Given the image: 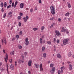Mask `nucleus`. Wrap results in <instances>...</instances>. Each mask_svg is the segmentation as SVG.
I'll return each mask as SVG.
<instances>
[{
    "label": "nucleus",
    "mask_w": 74,
    "mask_h": 74,
    "mask_svg": "<svg viewBox=\"0 0 74 74\" xmlns=\"http://www.w3.org/2000/svg\"><path fill=\"white\" fill-rule=\"evenodd\" d=\"M9 3H10V4H11V3H12V0H10Z\"/></svg>",
    "instance_id": "obj_53"
},
{
    "label": "nucleus",
    "mask_w": 74,
    "mask_h": 74,
    "mask_svg": "<svg viewBox=\"0 0 74 74\" xmlns=\"http://www.w3.org/2000/svg\"><path fill=\"white\" fill-rule=\"evenodd\" d=\"M0 70L2 72L3 71H4L5 70V69H0Z\"/></svg>",
    "instance_id": "obj_38"
},
{
    "label": "nucleus",
    "mask_w": 74,
    "mask_h": 74,
    "mask_svg": "<svg viewBox=\"0 0 74 74\" xmlns=\"http://www.w3.org/2000/svg\"><path fill=\"white\" fill-rule=\"evenodd\" d=\"M69 39L68 38L64 39L63 41V44L64 45H66L69 43Z\"/></svg>",
    "instance_id": "obj_2"
},
{
    "label": "nucleus",
    "mask_w": 74,
    "mask_h": 74,
    "mask_svg": "<svg viewBox=\"0 0 74 74\" xmlns=\"http://www.w3.org/2000/svg\"><path fill=\"white\" fill-rule=\"evenodd\" d=\"M39 68L40 69V71H43V68H42V64H40L39 65Z\"/></svg>",
    "instance_id": "obj_8"
},
{
    "label": "nucleus",
    "mask_w": 74,
    "mask_h": 74,
    "mask_svg": "<svg viewBox=\"0 0 74 74\" xmlns=\"http://www.w3.org/2000/svg\"><path fill=\"white\" fill-rule=\"evenodd\" d=\"M55 33H56V35L57 36H60L61 35V34L60 33V32H59V31L58 30H55Z\"/></svg>",
    "instance_id": "obj_6"
},
{
    "label": "nucleus",
    "mask_w": 74,
    "mask_h": 74,
    "mask_svg": "<svg viewBox=\"0 0 74 74\" xmlns=\"http://www.w3.org/2000/svg\"><path fill=\"white\" fill-rule=\"evenodd\" d=\"M34 65H35L36 68H38L39 67V65L38 64H34Z\"/></svg>",
    "instance_id": "obj_15"
},
{
    "label": "nucleus",
    "mask_w": 74,
    "mask_h": 74,
    "mask_svg": "<svg viewBox=\"0 0 74 74\" xmlns=\"http://www.w3.org/2000/svg\"><path fill=\"white\" fill-rule=\"evenodd\" d=\"M58 22H61V18H58Z\"/></svg>",
    "instance_id": "obj_49"
},
{
    "label": "nucleus",
    "mask_w": 74,
    "mask_h": 74,
    "mask_svg": "<svg viewBox=\"0 0 74 74\" xmlns=\"http://www.w3.org/2000/svg\"><path fill=\"white\" fill-rule=\"evenodd\" d=\"M21 57L22 58H23V59H22L23 60V59H24L23 58H24V56H23V55H22L21 56Z\"/></svg>",
    "instance_id": "obj_57"
},
{
    "label": "nucleus",
    "mask_w": 74,
    "mask_h": 74,
    "mask_svg": "<svg viewBox=\"0 0 74 74\" xmlns=\"http://www.w3.org/2000/svg\"><path fill=\"white\" fill-rule=\"evenodd\" d=\"M67 4L68 5V8H70L71 7V4L70 3H67Z\"/></svg>",
    "instance_id": "obj_25"
},
{
    "label": "nucleus",
    "mask_w": 74,
    "mask_h": 74,
    "mask_svg": "<svg viewBox=\"0 0 74 74\" xmlns=\"http://www.w3.org/2000/svg\"><path fill=\"white\" fill-rule=\"evenodd\" d=\"M45 47H42V52H44V51H45Z\"/></svg>",
    "instance_id": "obj_22"
},
{
    "label": "nucleus",
    "mask_w": 74,
    "mask_h": 74,
    "mask_svg": "<svg viewBox=\"0 0 74 74\" xmlns=\"http://www.w3.org/2000/svg\"><path fill=\"white\" fill-rule=\"evenodd\" d=\"M24 6V3H21L20 5V8H23Z\"/></svg>",
    "instance_id": "obj_12"
},
{
    "label": "nucleus",
    "mask_w": 74,
    "mask_h": 74,
    "mask_svg": "<svg viewBox=\"0 0 74 74\" xmlns=\"http://www.w3.org/2000/svg\"><path fill=\"white\" fill-rule=\"evenodd\" d=\"M6 13H5L3 15V18H5V16H6Z\"/></svg>",
    "instance_id": "obj_37"
},
{
    "label": "nucleus",
    "mask_w": 74,
    "mask_h": 74,
    "mask_svg": "<svg viewBox=\"0 0 74 74\" xmlns=\"http://www.w3.org/2000/svg\"><path fill=\"white\" fill-rule=\"evenodd\" d=\"M33 11V9H31L30 10V12L32 13Z\"/></svg>",
    "instance_id": "obj_41"
},
{
    "label": "nucleus",
    "mask_w": 74,
    "mask_h": 74,
    "mask_svg": "<svg viewBox=\"0 0 74 74\" xmlns=\"http://www.w3.org/2000/svg\"><path fill=\"white\" fill-rule=\"evenodd\" d=\"M61 73V71L60 70H58V74H60V73Z\"/></svg>",
    "instance_id": "obj_45"
},
{
    "label": "nucleus",
    "mask_w": 74,
    "mask_h": 74,
    "mask_svg": "<svg viewBox=\"0 0 74 74\" xmlns=\"http://www.w3.org/2000/svg\"><path fill=\"white\" fill-rule=\"evenodd\" d=\"M10 69L12 70H14V66L13 64H11L10 66Z\"/></svg>",
    "instance_id": "obj_10"
},
{
    "label": "nucleus",
    "mask_w": 74,
    "mask_h": 74,
    "mask_svg": "<svg viewBox=\"0 0 74 74\" xmlns=\"http://www.w3.org/2000/svg\"><path fill=\"white\" fill-rule=\"evenodd\" d=\"M43 56L45 58H47V54L46 53H44L43 54Z\"/></svg>",
    "instance_id": "obj_17"
},
{
    "label": "nucleus",
    "mask_w": 74,
    "mask_h": 74,
    "mask_svg": "<svg viewBox=\"0 0 74 74\" xmlns=\"http://www.w3.org/2000/svg\"><path fill=\"white\" fill-rule=\"evenodd\" d=\"M19 35H16V38H19Z\"/></svg>",
    "instance_id": "obj_34"
},
{
    "label": "nucleus",
    "mask_w": 74,
    "mask_h": 74,
    "mask_svg": "<svg viewBox=\"0 0 74 74\" xmlns=\"http://www.w3.org/2000/svg\"><path fill=\"white\" fill-rule=\"evenodd\" d=\"M3 52L4 53H5V50L4 49H3Z\"/></svg>",
    "instance_id": "obj_35"
},
{
    "label": "nucleus",
    "mask_w": 74,
    "mask_h": 74,
    "mask_svg": "<svg viewBox=\"0 0 74 74\" xmlns=\"http://www.w3.org/2000/svg\"><path fill=\"white\" fill-rule=\"evenodd\" d=\"M3 6H4V4H3V3L1 2V6L3 8Z\"/></svg>",
    "instance_id": "obj_30"
},
{
    "label": "nucleus",
    "mask_w": 74,
    "mask_h": 74,
    "mask_svg": "<svg viewBox=\"0 0 74 74\" xmlns=\"http://www.w3.org/2000/svg\"><path fill=\"white\" fill-rule=\"evenodd\" d=\"M47 43L49 45H51V41H49L47 42Z\"/></svg>",
    "instance_id": "obj_24"
},
{
    "label": "nucleus",
    "mask_w": 74,
    "mask_h": 74,
    "mask_svg": "<svg viewBox=\"0 0 74 74\" xmlns=\"http://www.w3.org/2000/svg\"><path fill=\"white\" fill-rule=\"evenodd\" d=\"M10 63H12V59H10Z\"/></svg>",
    "instance_id": "obj_50"
},
{
    "label": "nucleus",
    "mask_w": 74,
    "mask_h": 74,
    "mask_svg": "<svg viewBox=\"0 0 74 74\" xmlns=\"http://www.w3.org/2000/svg\"><path fill=\"white\" fill-rule=\"evenodd\" d=\"M28 38H26L25 40V41L26 42L25 44L26 45H29V41H28Z\"/></svg>",
    "instance_id": "obj_9"
},
{
    "label": "nucleus",
    "mask_w": 74,
    "mask_h": 74,
    "mask_svg": "<svg viewBox=\"0 0 74 74\" xmlns=\"http://www.w3.org/2000/svg\"><path fill=\"white\" fill-rule=\"evenodd\" d=\"M56 42L57 44H59L60 42V40H59L58 39L56 40Z\"/></svg>",
    "instance_id": "obj_36"
},
{
    "label": "nucleus",
    "mask_w": 74,
    "mask_h": 74,
    "mask_svg": "<svg viewBox=\"0 0 74 74\" xmlns=\"http://www.w3.org/2000/svg\"><path fill=\"white\" fill-rule=\"evenodd\" d=\"M20 61L21 60H19V61H18L19 63H21V61Z\"/></svg>",
    "instance_id": "obj_62"
},
{
    "label": "nucleus",
    "mask_w": 74,
    "mask_h": 74,
    "mask_svg": "<svg viewBox=\"0 0 74 74\" xmlns=\"http://www.w3.org/2000/svg\"><path fill=\"white\" fill-rule=\"evenodd\" d=\"M53 42L54 43L56 42V39L55 38H53Z\"/></svg>",
    "instance_id": "obj_48"
},
{
    "label": "nucleus",
    "mask_w": 74,
    "mask_h": 74,
    "mask_svg": "<svg viewBox=\"0 0 74 74\" xmlns=\"http://www.w3.org/2000/svg\"><path fill=\"white\" fill-rule=\"evenodd\" d=\"M60 69L61 70H64L65 69V68L64 66L62 67Z\"/></svg>",
    "instance_id": "obj_32"
},
{
    "label": "nucleus",
    "mask_w": 74,
    "mask_h": 74,
    "mask_svg": "<svg viewBox=\"0 0 74 74\" xmlns=\"http://www.w3.org/2000/svg\"><path fill=\"white\" fill-rule=\"evenodd\" d=\"M16 65H17V64H16V61L15 63V66H16Z\"/></svg>",
    "instance_id": "obj_55"
},
{
    "label": "nucleus",
    "mask_w": 74,
    "mask_h": 74,
    "mask_svg": "<svg viewBox=\"0 0 74 74\" xmlns=\"http://www.w3.org/2000/svg\"><path fill=\"white\" fill-rule=\"evenodd\" d=\"M20 16H22V15H23V14L22 13H20Z\"/></svg>",
    "instance_id": "obj_54"
},
{
    "label": "nucleus",
    "mask_w": 74,
    "mask_h": 74,
    "mask_svg": "<svg viewBox=\"0 0 74 74\" xmlns=\"http://www.w3.org/2000/svg\"><path fill=\"white\" fill-rule=\"evenodd\" d=\"M65 30H66V29H64V27H62V30H61L62 32H65Z\"/></svg>",
    "instance_id": "obj_19"
},
{
    "label": "nucleus",
    "mask_w": 74,
    "mask_h": 74,
    "mask_svg": "<svg viewBox=\"0 0 74 74\" xmlns=\"http://www.w3.org/2000/svg\"><path fill=\"white\" fill-rule=\"evenodd\" d=\"M17 4H18V1H16V2H15V3L14 8H15V7L16 6V5H17Z\"/></svg>",
    "instance_id": "obj_20"
},
{
    "label": "nucleus",
    "mask_w": 74,
    "mask_h": 74,
    "mask_svg": "<svg viewBox=\"0 0 74 74\" xmlns=\"http://www.w3.org/2000/svg\"><path fill=\"white\" fill-rule=\"evenodd\" d=\"M3 64V63H2V62H0V66H1V65H2Z\"/></svg>",
    "instance_id": "obj_64"
},
{
    "label": "nucleus",
    "mask_w": 74,
    "mask_h": 74,
    "mask_svg": "<svg viewBox=\"0 0 74 74\" xmlns=\"http://www.w3.org/2000/svg\"><path fill=\"white\" fill-rule=\"evenodd\" d=\"M50 8L51 14H52L53 15H54V14H55V6L53 5L51 6L50 7Z\"/></svg>",
    "instance_id": "obj_1"
},
{
    "label": "nucleus",
    "mask_w": 74,
    "mask_h": 74,
    "mask_svg": "<svg viewBox=\"0 0 74 74\" xmlns=\"http://www.w3.org/2000/svg\"><path fill=\"white\" fill-rule=\"evenodd\" d=\"M21 62H22V63H24V61L22 60H20Z\"/></svg>",
    "instance_id": "obj_58"
},
{
    "label": "nucleus",
    "mask_w": 74,
    "mask_h": 74,
    "mask_svg": "<svg viewBox=\"0 0 74 74\" xmlns=\"http://www.w3.org/2000/svg\"><path fill=\"white\" fill-rule=\"evenodd\" d=\"M32 62L31 60H29L28 62V66L29 67L32 66Z\"/></svg>",
    "instance_id": "obj_11"
},
{
    "label": "nucleus",
    "mask_w": 74,
    "mask_h": 74,
    "mask_svg": "<svg viewBox=\"0 0 74 74\" xmlns=\"http://www.w3.org/2000/svg\"><path fill=\"white\" fill-rule=\"evenodd\" d=\"M69 15H70V12H67L65 14V16H69Z\"/></svg>",
    "instance_id": "obj_18"
},
{
    "label": "nucleus",
    "mask_w": 74,
    "mask_h": 74,
    "mask_svg": "<svg viewBox=\"0 0 74 74\" xmlns=\"http://www.w3.org/2000/svg\"><path fill=\"white\" fill-rule=\"evenodd\" d=\"M18 20H20L21 19V16H18Z\"/></svg>",
    "instance_id": "obj_42"
},
{
    "label": "nucleus",
    "mask_w": 74,
    "mask_h": 74,
    "mask_svg": "<svg viewBox=\"0 0 74 74\" xmlns=\"http://www.w3.org/2000/svg\"><path fill=\"white\" fill-rule=\"evenodd\" d=\"M12 12H9L8 13V15H12Z\"/></svg>",
    "instance_id": "obj_44"
},
{
    "label": "nucleus",
    "mask_w": 74,
    "mask_h": 74,
    "mask_svg": "<svg viewBox=\"0 0 74 74\" xmlns=\"http://www.w3.org/2000/svg\"><path fill=\"white\" fill-rule=\"evenodd\" d=\"M57 57L58 58H61V55L59 53L57 54Z\"/></svg>",
    "instance_id": "obj_16"
},
{
    "label": "nucleus",
    "mask_w": 74,
    "mask_h": 74,
    "mask_svg": "<svg viewBox=\"0 0 74 74\" xmlns=\"http://www.w3.org/2000/svg\"><path fill=\"white\" fill-rule=\"evenodd\" d=\"M38 28H34L33 29V30H34V31H36V30H38Z\"/></svg>",
    "instance_id": "obj_29"
},
{
    "label": "nucleus",
    "mask_w": 74,
    "mask_h": 74,
    "mask_svg": "<svg viewBox=\"0 0 74 74\" xmlns=\"http://www.w3.org/2000/svg\"><path fill=\"white\" fill-rule=\"evenodd\" d=\"M22 48V46L20 45L18 46V48H19V49H21Z\"/></svg>",
    "instance_id": "obj_43"
},
{
    "label": "nucleus",
    "mask_w": 74,
    "mask_h": 74,
    "mask_svg": "<svg viewBox=\"0 0 74 74\" xmlns=\"http://www.w3.org/2000/svg\"><path fill=\"white\" fill-rule=\"evenodd\" d=\"M35 11L37 10V8L36 7V8H35Z\"/></svg>",
    "instance_id": "obj_60"
},
{
    "label": "nucleus",
    "mask_w": 74,
    "mask_h": 74,
    "mask_svg": "<svg viewBox=\"0 0 74 74\" xmlns=\"http://www.w3.org/2000/svg\"><path fill=\"white\" fill-rule=\"evenodd\" d=\"M4 42L5 44L6 45V44H7V41H6V39H5V38L1 40L2 44H3L4 43Z\"/></svg>",
    "instance_id": "obj_7"
},
{
    "label": "nucleus",
    "mask_w": 74,
    "mask_h": 74,
    "mask_svg": "<svg viewBox=\"0 0 74 74\" xmlns=\"http://www.w3.org/2000/svg\"><path fill=\"white\" fill-rule=\"evenodd\" d=\"M6 67H7V71L8 72V74H9V72H8V64H6Z\"/></svg>",
    "instance_id": "obj_21"
},
{
    "label": "nucleus",
    "mask_w": 74,
    "mask_h": 74,
    "mask_svg": "<svg viewBox=\"0 0 74 74\" xmlns=\"http://www.w3.org/2000/svg\"><path fill=\"white\" fill-rule=\"evenodd\" d=\"M69 70H73V67L71 64H69Z\"/></svg>",
    "instance_id": "obj_14"
},
{
    "label": "nucleus",
    "mask_w": 74,
    "mask_h": 74,
    "mask_svg": "<svg viewBox=\"0 0 74 74\" xmlns=\"http://www.w3.org/2000/svg\"><path fill=\"white\" fill-rule=\"evenodd\" d=\"M54 51H55V52L56 51V48H54Z\"/></svg>",
    "instance_id": "obj_61"
},
{
    "label": "nucleus",
    "mask_w": 74,
    "mask_h": 74,
    "mask_svg": "<svg viewBox=\"0 0 74 74\" xmlns=\"http://www.w3.org/2000/svg\"><path fill=\"white\" fill-rule=\"evenodd\" d=\"M10 54L12 55H14V51H13L10 53Z\"/></svg>",
    "instance_id": "obj_28"
},
{
    "label": "nucleus",
    "mask_w": 74,
    "mask_h": 74,
    "mask_svg": "<svg viewBox=\"0 0 74 74\" xmlns=\"http://www.w3.org/2000/svg\"><path fill=\"white\" fill-rule=\"evenodd\" d=\"M1 11H2V12H4V10H3V8L2 9Z\"/></svg>",
    "instance_id": "obj_63"
},
{
    "label": "nucleus",
    "mask_w": 74,
    "mask_h": 74,
    "mask_svg": "<svg viewBox=\"0 0 74 74\" xmlns=\"http://www.w3.org/2000/svg\"><path fill=\"white\" fill-rule=\"evenodd\" d=\"M44 28H45V27H44V26H42V27H41V30H43L44 29Z\"/></svg>",
    "instance_id": "obj_33"
},
{
    "label": "nucleus",
    "mask_w": 74,
    "mask_h": 74,
    "mask_svg": "<svg viewBox=\"0 0 74 74\" xmlns=\"http://www.w3.org/2000/svg\"><path fill=\"white\" fill-rule=\"evenodd\" d=\"M54 66V64H50V67L51 68L53 67Z\"/></svg>",
    "instance_id": "obj_26"
},
{
    "label": "nucleus",
    "mask_w": 74,
    "mask_h": 74,
    "mask_svg": "<svg viewBox=\"0 0 74 74\" xmlns=\"http://www.w3.org/2000/svg\"><path fill=\"white\" fill-rule=\"evenodd\" d=\"M4 7L5 8L7 7V3L6 2H5L4 3Z\"/></svg>",
    "instance_id": "obj_31"
},
{
    "label": "nucleus",
    "mask_w": 74,
    "mask_h": 74,
    "mask_svg": "<svg viewBox=\"0 0 74 74\" xmlns=\"http://www.w3.org/2000/svg\"><path fill=\"white\" fill-rule=\"evenodd\" d=\"M55 25V23H53V24L51 25V26L52 27H53V25Z\"/></svg>",
    "instance_id": "obj_51"
},
{
    "label": "nucleus",
    "mask_w": 74,
    "mask_h": 74,
    "mask_svg": "<svg viewBox=\"0 0 74 74\" xmlns=\"http://www.w3.org/2000/svg\"><path fill=\"white\" fill-rule=\"evenodd\" d=\"M54 19V17L51 18H50V21H53Z\"/></svg>",
    "instance_id": "obj_39"
},
{
    "label": "nucleus",
    "mask_w": 74,
    "mask_h": 74,
    "mask_svg": "<svg viewBox=\"0 0 74 74\" xmlns=\"http://www.w3.org/2000/svg\"><path fill=\"white\" fill-rule=\"evenodd\" d=\"M55 67H53L52 69L50 70V73L52 74H54L55 71Z\"/></svg>",
    "instance_id": "obj_3"
},
{
    "label": "nucleus",
    "mask_w": 74,
    "mask_h": 74,
    "mask_svg": "<svg viewBox=\"0 0 74 74\" xmlns=\"http://www.w3.org/2000/svg\"><path fill=\"white\" fill-rule=\"evenodd\" d=\"M22 31H20L19 33V35H22Z\"/></svg>",
    "instance_id": "obj_46"
},
{
    "label": "nucleus",
    "mask_w": 74,
    "mask_h": 74,
    "mask_svg": "<svg viewBox=\"0 0 74 74\" xmlns=\"http://www.w3.org/2000/svg\"><path fill=\"white\" fill-rule=\"evenodd\" d=\"M28 19H29V16H26V17H25L23 18V19L25 22H26L27 21Z\"/></svg>",
    "instance_id": "obj_4"
},
{
    "label": "nucleus",
    "mask_w": 74,
    "mask_h": 74,
    "mask_svg": "<svg viewBox=\"0 0 74 74\" xmlns=\"http://www.w3.org/2000/svg\"><path fill=\"white\" fill-rule=\"evenodd\" d=\"M68 56H69L70 57L71 56V53L70 52H69L68 54Z\"/></svg>",
    "instance_id": "obj_23"
},
{
    "label": "nucleus",
    "mask_w": 74,
    "mask_h": 74,
    "mask_svg": "<svg viewBox=\"0 0 74 74\" xmlns=\"http://www.w3.org/2000/svg\"><path fill=\"white\" fill-rule=\"evenodd\" d=\"M65 32H66V33L67 34H69V32L68 29H65L64 33H65Z\"/></svg>",
    "instance_id": "obj_13"
},
{
    "label": "nucleus",
    "mask_w": 74,
    "mask_h": 74,
    "mask_svg": "<svg viewBox=\"0 0 74 74\" xmlns=\"http://www.w3.org/2000/svg\"><path fill=\"white\" fill-rule=\"evenodd\" d=\"M5 57L6 58H4V60L5 62L7 63V60H8V54H7V53H6L5 54Z\"/></svg>",
    "instance_id": "obj_5"
},
{
    "label": "nucleus",
    "mask_w": 74,
    "mask_h": 74,
    "mask_svg": "<svg viewBox=\"0 0 74 74\" xmlns=\"http://www.w3.org/2000/svg\"><path fill=\"white\" fill-rule=\"evenodd\" d=\"M18 25L19 26H21V22H19L18 23Z\"/></svg>",
    "instance_id": "obj_47"
},
{
    "label": "nucleus",
    "mask_w": 74,
    "mask_h": 74,
    "mask_svg": "<svg viewBox=\"0 0 74 74\" xmlns=\"http://www.w3.org/2000/svg\"><path fill=\"white\" fill-rule=\"evenodd\" d=\"M14 3H12V7H14Z\"/></svg>",
    "instance_id": "obj_56"
},
{
    "label": "nucleus",
    "mask_w": 74,
    "mask_h": 74,
    "mask_svg": "<svg viewBox=\"0 0 74 74\" xmlns=\"http://www.w3.org/2000/svg\"><path fill=\"white\" fill-rule=\"evenodd\" d=\"M39 3H41V0H39Z\"/></svg>",
    "instance_id": "obj_59"
},
{
    "label": "nucleus",
    "mask_w": 74,
    "mask_h": 74,
    "mask_svg": "<svg viewBox=\"0 0 74 74\" xmlns=\"http://www.w3.org/2000/svg\"><path fill=\"white\" fill-rule=\"evenodd\" d=\"M40 44H42V38H40Z\"/></svg>",
    "instance_id": "obj_27"
},
{
    "label": "nucleus",
    "mask_w": 74,
    "mask_h": 74,
    "mask_svg": "<svg viewBox=\"0 0 74 74\" xmlns=\"http://www.w3.org/2000/svg\"><path fill=\"white\" fill-rule=\"evenodd\" d=\"M10 7H11V5H10L8 6L7 7V8L8 9L9 8H10Z\"/></svg>",
    "instance_id": "obj_40"
},
{
    "label": "nucleus",
    "mask_w": 74,
    "mask_h": 74,
    "mask_svg": "<svg viewBox=\"0 0 74 74\" xmlns=\"http://www.w3.org/2000/svg\"><path fill=\"white\" fill-rule=\"evenodd\" d=\"M15 39L14 38H12V41H14V40H15Z\"/></svg>",
    "instance_id": "obj_52"
}]
</instances>
